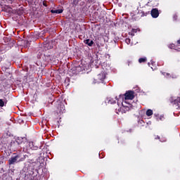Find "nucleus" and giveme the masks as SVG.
Segmentation results:
<instances>
[{"mask_svg":"<svg viewBox=\"0 0 180 180\" xmlns=\"http://www.w3.org/2000/svg\"><path fill=\"white\" fill-rule=\"evenodd\" d=\"M169 102L170 103H172L173 106H174L176 109H180V97H177L175 99L170 98Z\"/></svg>","mask_w":180,"mask_h":180,"instance_id":"3","label":"nucleus"},{"mask_svg":"<svg viewBox=\"0 0 180 180\" xmlns=\"http://www.w3.org/2000/svg\"><path fill=\"white\" fill-rule=\"evenodd\" d=\"M133 32H136V30H133Z\"/></svg>","mask_w":180,"mask_h":180,"instance_id":"24","label":"nucleus"},{"mask_svg":"<svg viewBox=\"0 0 180 180\" xmlns=\"http://www.w3.org/2000/svg\"><path fill=\"white\" fill-rule=\"evenodd\" d=\"M133 19H134V20H139V19H140V17H137L136 16V15H133Z\"/></svg>","mask_w":180,"mask_h":180,"instance_id":"15","label":"nucleus"},{"mask_svg":"<svg viewBox=\"0 0 180 180\" xmlns=\"http://www.w3.org/2000/svg\"><path fill=\"white\" fill-rule=\"evenodd\" d=\"M147 62V58H141L139 59V63L141 64V63H146Z\"/></svg>","mask_w":180,"mask_h":180,"instance_id":"12","label":"nucleus"},{"mask_svg":"<svg viewBox=\"0 0 180 180\" xmlns=\"http://www.w3.org/2000/svg\"><path fill=\"white\" fill-rule=\"evenodd\" d=\"M105 78H106V75H105V73L101 72L97 75L96 78L95 79V81H96V82L98 83L101 82H102V81H103Z\"/></svg>","mask_w":180,"mask_h":180,"instance_id":"5","label":"nucleus"},{"mask_svg":"<svg viewBox=\"0 0 180 180\" xmlns=\"http://www.w3.org/2000/svg\"><path fill=\"white\" fill-rule=\"evenodd\" d=\"M130 110V107L127 105H124L123 103H122V107L118 108L117 111L121 112V113H127Z\"/></svg>","mask_w":180,"mask_h":180,"instance_id":"4","label":"nucleus"},{"mask_svg":"<svg viewBox=\"0 0 180 180\" xmlns=\"http://www.w3.org/2000/svg\"><path fill=\"white\" fill-rule=\"evenodd\" d=\"M150 15L152 18H154L155 19L160 16V11H158V8H153L150 11Z\"/></svg>","mask_w":180,"mask_h":180,"instance_id":"6","label":"nucleus"},{"mask_svg":"<svg viewBox=\"0 0 180 180\" xmlns=\"http://www.w3.org/2000/svg\"><path fill=\"white\" fill-rule=\"evenodd\" d=\"M6 102H8V101H6V99H0V108H4L5 106V103H6Z\"/></svg>","mask_w":180,"mask_h":180,"instance_id":"11","label":"nucleus"},{"mask_svg":"<svg viewBox=\"0 0 180 180\" xmlns=\"http://www.w3.org/2000/svg\"><path fill=\"white\" fill-rule=\"evenodd\" d=\"M84 44H86L89 47H92V46H94V44H95V42H94V41L90 39H84Z\"/></svg>","mask_w":180,"mask_h":180,"instance_id":"8","label":"nucleus"},{"mask_svg":"<svg viewBox=\"0 0 180 180\" xmlns=\"http://www.w3.org/2000/svg\"><path fill=\"white\" fill-rule=\"evenodd\" d=\"M37 58H41V53L38 54Z\"/></svg>","mask_w":180,"mask_h":180,"instance_id":"20","label":"nucleus"},{"mask_svg":"<svg viewBox=\"0 0 180 180\" xmlns=\"http://www.w3.org/2000/svg\"><path fill=\"white\" fill-rule=\"evenodd\" d=\"M77 68H79V67L73 68L72 70L73 71H77Z\"/></svg>","mask_w":180,"mask_h":180,"instance_id":"18","label":"nucleus"},{"mask_svg":"<svg viewBox=\"0 0 180 180\" xmlns=\"http://www.w3.org/2000/svg\"><path fill=\"white\" fill-rule=\"evenodd\" d=\"M63 9L51 10V13L60 14V13H63Z\"/></svg>","mask_w":180,"mask_h":180,"instance_id":"10","label":"nucleus"},{"mask_svg":"<svg viewBox=\"0 0 180 180\" xmlns=\"http://www.w3.org/2000/svg\"><path fill=\"white\" fill-rule=\"evenodd\" d=\"M130 41H131V40L130 39V38H127L125 39V43H127V44H130Z\"/></svg>","mask_w":180,"mask_h":180,"instance_id":"14","label":"nucleus"},{"mask_svg":"<svg viewBox=\"0 0 180 180\" xmlns=\"http://www.w3.org/2000/svg\"><path fill=\"white\" fill-rule=\"evenodd\" d=\"M43 6L47 7V3L46 2V1H43Z\"/></svg>","mask_w":180,"mask_h":180,"instance_id":"17","label":"nucleus"},{"mask_svg":"<svg viewBox=\"0 0 180 180\" xmlns=\"http://www.w3.org/2000/svg\"><path fill=\"white\" fill-rule=\"evenodd\" d=\"M150 13V11L148 12H145V11H139L138 15L141 16V18H144V16H147Z\"/></svg>","mask_w":180,"mask_h":180,"instance_id":"9","label":"nucleus"},{"mask_svg":"<svg viewBox=\"0 0 180 180\" xmlns=\"http://www.w3.org/2000/svg\"><path fill=\"white\" fill-rule=\"evenodd\" d=\"M167 75H169V73H167Z\"/></svg>","mask_w":180,"mask_h":180,"instance_id":"25","label":"nucleus"},{"mask_svg":"<svg viewBox=\"0 0 180 180\" xmlns=\"http://www.w3.org/2000/svg\"><path fill=\"white\" fill-rule=\"evenodd\" d=\"M131 64H133V63L131 61H128L127 62L128 67H130V65H131Z\"/></svg>","mask_w":180,"mask_h":180,"instance_id":"16","label":"nucleus"},{"mask_svg":"<svg viewBox=\"0 0 180 180\" xmlns=\"http://www.w3.org/2000/svg\"><path fill=\"white\" fill-rule=\"evenodd\" d=\"M1 61H2V58L0 57V63H1Z\"/></svg>","mask_w":180,"mask_h":180,"instance_id":"23","label":"nucleus"},{"mask_svg":"<svg viewBox=\"0 0 180 180\" xmlns=\"http://www.w3.org/2000/svg\"><path fill=\"white\" fill-rule=\"evenodd\" d=\"M155 140H157V139H158V140H160V136H156V137L155 138Z\"/></svg>","mask_w":180,"mask_h":180,"instance_id":"19","label":"nucleus"},{"mask_svg":"<svg viewBox=\"0 0 180 180\" xmlns=\"http://www.w3.org/2000/svg\"><path fill=\"white\" fill-rule=\"evenodd\" d=\"M125 99V101L130 100L133 101L134 99V91H128L124 95H120V99Z\"/></svg>","mask_w":180,"mask_h":180,"instance_id":"2","label":"nucleus"},{"mask_svg":"<svg viewBox=\"0 0 180 180\" xmlns=\"http://www.w3.org/2000/svg\"><path fill=\"white\" fill-rule=\"evenodd\" d=\"M73 74H78V72L75 71V72H73Z\"/></svg>","mask_w":180,"mask_h":180,"instance_id":"22","label":"nucleus"},{"mask_svg":"<svg viewBox=\"0 0 180 180\" xmlns=\"http://www.w3.org/2000/svg\"><path fill=\"white\" fill-rule=\"evenodd\" d=\"M22 161H25V157L20 158V155H16L11 157L8 160V162L9 165H15V164H18V162H22Z\"/></svg>","mask_w":180,"mask_h":180,"instance_id":"1","label":"nucleus"},{"mask_svg":"<svg viewBox=\"0 0 180 180\" xmlns=\"http://www.w3.org/2000/svg\"><path fill=\"white\" fill-rule=\"evenodd\" d=\"M116 101H117V97H115V98L111 97L106 98V102L110 103V105H114V103H116Z\"/></svg>","mask_w":180,"mask_h":180,"instance_id":"7","label":"nucleus"},{"mask_svg":"<svg viewBox=\"0 0 180 180\" xmlns=\"http://www.w3.org/2000/svg\"><path fill=\"white\" fill-rule=\"evenodd\" d=\"M162 119H164V115L160 116V120H162Z\"/></svg>","mask_w":180,"mask_h":180,"instance_id":"21","label":"nucleus"},{"mask_svg":"<svg viewBox=\"0 0 180 180\" xmlns=\"http://www.w3.org/2000/svg\"><path fill=\"white\" fill-rule=\"evenodd\" d=\"M146 116H153V110H148L146 112Z\"/></svg>","mask_w":180,"mask_h":180,"instance_id":"13","label":"nucleus"}]
</instances>
